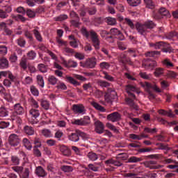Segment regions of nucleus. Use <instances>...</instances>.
I'll return each instance as SVG.
<instances>
[{
  "label": "nucleus",
  "mask_w": 178,
  "mask_h": 178,
  "mask_svg": "<svg viewBox=\"0 0 178 178\" xmlns=\"http://www.w3.org/2000/svg\"><path fill=\"white\" fill-rule=\"evenodd\" d=\"M135 27L136 31L140 35H143L145 37L147 33H149L148 30H152V29H155L156 27V24L151 20H147L144 23L137 22L135 24Z\"/></svg>",
  "instance_id": "1"
},
{
  "label": "nucleus",
  "mask_w": 178,
  "mask_h": 178,
  "mask_svg": "<svg viewBox=\"0 0 178 178\" xmlns=\"http://www.w3.org/2000/svg\"><path fill=\"white\" fill-rule=\"evenodd\" d=\"M81 34L86 37V38H89L90 37L93 47H95V49H99V44H101V41H99V38L97 32H95L94 30H90L88 31L84 26L81 29Z\"/></svg>",
  "instance_id": "2"
},
{
  "label": "nucleus",
  "mask_w": 178,
  "mask_h": 178,
  "mask_svg": "<svg viewBox=\"0 0 178 178\" xmlns=\"http://www.w3.org/2000/svg\"><path fill=\"white\" fill-rule=\"evenodd\" d=\"M8 143L11 147H17L20 144V138L15 134H12L8 138Z\"/></svg>",
  "instance_id": "3"
},
{
  "label": "nucleus",
  "mask_w": 178,
  "mask_h": 178,
  "mask_svg": "<svg viewBox=\"0 0 178 178\" xmlns=\"http://www.w3.org/2000/svg\"><path fill=\"white\" fill-rule=\"evenodd\" d=\"M143 67L145 69H150L151 70H154V67H156V61L151 60L149 58L145 59V63L142 64Z\"/></svg>",
  "instance_id": "4"
},
{
  "label": "nucleus",
  "mask_w": 178,
  "mask_h": 178,
  "mask_svg": "<svg viewBox=\"0 0 178 178\" xmlns=\"http://www.w3.org/2000/svg\"><path fill=\"white\" fill-rule=\"evenodd\" d=\"M95 131L97 134H102L105 131V125L99 120L95 122Z\"/></svg>",
  "instance_id": "5"
},
{
  "label": "nucleus",
  "mask_w": 178,
  "mask_h": 178,
  "mask_svg": "<svg viewBox=\"0 0 178 178\" xmlns=\"http://www.w3.org/2000/svg\"><path fill=\"white\" fill-rule=\"evenodd\" d=\"M107 120L110 122H119L120 119H122V115L119 113V112H114L107 115L106 117Z\"/></svg>",
  "instance_id": "6"
},
{
  "label": "nucleus",
  "mask_w": 178,
  "mask_h": 178,
  "mask_svg": "<svg viewBox=\"0 0 178 178\" xmlns=\"http://www.w3.org/2000/svg\"><path fill=\"white\" fill-rule=\"evenodd\" d=\"M119 61L122 63V65H130V66H133L134 63L131 61V59L129 57H127V55L124 54H122L119 57Z\"/></svg>",
  "instance_id": "7"
},
{
  "label": "nucleus",
  "mask_w": 178,
  "mask_h": 178,
  "mask_svg": "<svg viewBox=\"0 0 178 178\" xmlns=\"http://www.w3.org/2000/svg\"><path fill=\"white\" fill-rule=\"evenodd\" d=\"M116 98H118V97L115 91H112L111 93H106V95H104V99L108 104H113Z\"/></svg>",
  "instance_id": "8"
},
{
  "label": "nucleus",
  "mask_w": 178,
  "mask_h": 178,
  "mask_svg": "<svg viewBox=\"0 0 178 178\" xmlns=\"http://www.w3.org/2000/svg\"><path fill=\"white\" fill-rule=\"evenodd\" d=\"M158 45H161V51L162 52H165L168 54H170L172 52V47H170V44L169 43H166L165 42H160V43H158Z\"/></svg>",
  "instance_id": "9"
},
{
  "label": "nucleus",
  "mask_w": 178,
  "mask_h": 178,
  "mask_svg": "<svg viewBox=\"0 0 178 178\" xmlns=\"http://www.w3.org/2000/svg\"><path fill=\"white\" fill-rule=\"evenodd\" d=\"M97 65V58L95 57L88 58L86 60L85 66L87 69H94Z\"/></svg>",
  "instance_id": "10"
},
{
  "label": "nucleus",
  "mask_w": 178,
  "mask_h": 178,
  "mask_svg": "<svg viewBox=\"0 0 178 178\" xmlns=\"http://www.w3.org/2000/svg\"><path fill=\"white\" fill-rule=\"evenodd\" d=\"M143 87H146V90H150V88H152L154 91H156V92H162V90H161L156 85H152L148 82H145Z\"/></svg>",
  "instance_id": "11"
},
{
  "label": "nucleus",
  "mask_w": 178,
  "mask_h": 178,
  "mask_svg": "<svg viewBox=\"0 0 178 178\" xmlns=\"http://www.w3.org/2000/svg\"><path fill=\"white\" fill-rule=\"evenodd\" d=\"M0 29L1 30H3L6 35H12V34H13V31L8 28V26H6V23L5 22L0 23Z\"/></svg>",
  "instance_id": "12"
},
{
  "label": "nucleus",
  "mask_w": 178,
  "mask_h": 178,
  "mask_svg": "<svg viewBox=\"0 0 178 178\" xmlns=\"http://www.w3.org/2000/svg\"><path fill=\"white\" fill-rule=\"evenodd\" d=\"M35 174L38 177H46L47 173L45 170L41 166H38L35 169Z\"/></svg>",
  "instance_id": "13"
},
{
  "label": "nucleus",
  "mask_w": 178,
  "mask_h": 178,
  "mask_svg": "<svg viewBox=\"0 0 178 178\" xmlns=\"http://www.w3.org/2000/svg\"><path fill=\"white\" fill-rule=\"evenodd\" d=\"M9 67V61L5 57L0 58V69H8Z\"/></svg>",
  "instance_id": "14"
},
{
  "label": "nucleus",
  "mask_w": 178,
  "mask_h": 178,
  "mask_svg": "<svg viewBox=\"0 0 178 178\" xmlns=\"http://www.w3.org/2000/svg\"><path fill=\"white\" fill-rule=\"evenodd\" d=\"M69 140L70 141H73L74 143H77L80 140L78 129L75 131V133H72L69 136H68Z\"/></svg>",
  "instance_id": "15"
},
{
  "label": "nucleus",
  "mask_w": 178,
  "mask_h": 178,
  "mask_svg": "<svg viewBox=\"0 0 178 178\" xmlns=\"http://www.w3.org/2000/svg\"><path fill=\"white\" fill-rule=\"evenodd\" d=\"M60 151L65 156H70L72 155V152L65 145L60 146Z\"/></svg>",
  "instance_id": "16"
},
{
  "label": "nucleus",
  "mask_w": 178,
  "mask_h": 178,
  "mask_svg": "<svg viewBox=\"0 0 178 178\" xmlns=\"http://www.w3.org/2000/svg\"><path fill=\"white\" fill-rule=\"evenodd\" d=\"M14 111L17 115H23L24 113V108L20 105V104H16L14 106Z\"/></svg>",
  "instance_id": "17"
},
{
  "label": "nucleus",
  "mask_w": 178,
  "mask_h": 178,
  "mask_svg": "<svg viewBox=\"0 0 178 178\" xmlns=\"http://www.w3.org/2000/svg\"><path fill=\"white\" fill-rule=\"evenodd\" d=\"M158 113L159 115H162L163 116H168V118H175L176 115L172 113V110H170V112L165 111L163 109L159 110Z\"/></svg>",
  "instance_id": "18"
},
{
  "label": "nucleus",
  "mask_w": 178,
  "mask_h": 178,
  "mask_svg": "<svg viewBox=\"0 0 178 178\" xmlns=\"http://www.w3.org/2000/svg\"><path fill=\"white\" fill-rule=\"evenodd\" d=\"M72 111L74 113H83L84 112V107L74 104L72 106Z\"/></svg>",
  "instance_id": "19"
},
{
  "label": "nucleus",
  "mask_w": 178,
  "mask_h": 178,
  "mask_svg": "<svg viewBox=\"0 0 178 178\" xmlns=\"http://www.w3.org/2000/svg\"><path fill=\"white\" fill-rule=\"evenodd\" d=\"M159 15L165 17H170V13L165 8H161L159 10Z\"/></svg>",
  "instance_id": "20"
},
{
  "label": "nucleus",
  "mask_w": 178,
  "mask_h": 178,
  "mask_svg": "<svg viewBox=\"0 0 178 178\" xmlns=\"http://www.w3.org/2000/svg\"><path fill=\"white\" fill-rule=\"evenodd\" d=\"M19 66L23 69V70H27V58L26 56H23L21 58L20 63H19Z\"/></svg>",
  "instance_id": "21"
},
{
  "label": "nucleus",
  "mask_w": 178,
  "mask_h": 178,
  "mask_svg": "<svg viewBox=\"0 0 178 178\" xmlns=\"http://www.w3.org/2000/svg\"><path fill=\"white\" fill-rule=\"evenodd\" d=\"M13 19H14L16 22H19V20H20V22H22V23H24L26 20L27 18L24 17L23 15L18 14L17 15H12Z\"/></svg>",
  "instance_id": "22"
},
{
  "label": "nucleus",
  "mask_w": 178,
  "mask_h": 178,
  "mask_svg": "<svg viewBox=\"0 0 178 178\" xmlns=\"http://www.w3.org/2000/svg\"><path fill=\"white\" fill-rule=\"evenodd\" d=\"M22 143L25 148H26V149H28L29 151H31V149L33 148V145H31V143L30 142V140H29V139L26 138H24L22 140Z\"/></svg>",
  "instance_id": "23"
},
{
  "label": "nucleus",
  "mask_w": 178,
  "mask_h": 178,
  "mask_svg": "<svg viewBox=\"0 0 178 178\" xmlns=\"http://www.w3.org/2000/svg\"><path fill=\"white\" fill-rule=\"evenodd\" d=\"M91 105L93 106V107L97 109V111H100V112H106V109H105V108H104V106H101L99 104L95 102H92L91 103Z\"/></svg>",
  "instance_id": "24"
},
{
  "label": "nucleus",
  "mask_w": 178,
  "mask_h": 178,
  "mask_svg": "<svg viewBox=\"0 0 178 178\" xmlns=\"http://www.w3.org/2000/svg\"><path fill=\"white\" fill-rule=\"evenodd\" d=\"M24 130L28 136H33V134H34V128H33V127L26 125L24 127Z\"/></svg>",
  "instance_id": "25"
},
{
  "label": "nucleus",
  "mask_w": 178,
  "mask_h": 178,
  "mask_svg": "<svg viewBox=\"0 0 178 178\" xmlns=\"http://www.w3.org/2000/svg\"><path fill=\"white\" fill-rule=\"evenodd\" d=\"M29 113L30 115H31L32 118H33V119H37V118H38V116H40V111H38V109L35 108H31L29 111Z\"/></svg>",
  "instance_id": "26"
},
{
  "label": "nucleus",
  "mask_w": 178,
  "mask_h": 178,
  "mask_svg": "<svg viewBox=\"0 0 178 178\" xmlns=\"http://www.w3.org/2000/svg\"><path fill=\"white\" fill-rule=\"evenodd\" d=\"M163 72H165V69L162 67H157L155 69V72H154V74L156 77H161V76L163 74Z\"/></svg>",
  "instance_id": "27"
},
{
  "label": "nucleus",
  "mask_w": 178,
  "mask_h": 178,
  "mask_svg": "<svg viewBox=\"0 0 178 178\" xmlns=\"http://www.w3.org/2000/svg\"><path fill=\"white\" fill-rule=\"evenodd\" d=\"M106 20L107 24H108L109 26H116V24L118 23L116 22V19L113 18L112 17H106Z\"/></svg>",
  "instance_id": "28"
},
{
  "label": "nucleus",
  "mask_w": 178,
  "mask_h": 178,
  "mask_svg": "<svg viewBox=\"0 0 178 178\" xmlns=\"http://www.w3.org/2000/svg\"><path fill=\"white\" fill-rule=\"evenodd\" d=\"M60 169L65 173H70V172H73V167L70 165H62Z\"/></svg>",
  "instance_id": "29"
},
{
  "label": "nucleus",
  "mask_w": 178,
  "mask_h": 178,
  "mask_svg": "<svg viewBox=\"0 0 178 178\" xmlns=\"http://www.w3.org/2000/svg\"><path fill=\"white\" fill-rule=\"evenodd\" d=\"M141 161H143L141 158H138L134 156L128 159L129 163H137V162H141Z\"/></svg>",
  "instance_id": "30"
},
{
  "label": "nucleus",
  "mask_w": 178,
  "mask_h": 178,
  "mask_svg": "<svg viewBox=\"0 0 178 178\" xmlns=\"http://www.w3.org/2000/svg\"><path fill=\"white\" fill-rule=\"evenodd\" d=\"M144 2L149 9H154L155 8V3L152 0H144Z\"/></svg>",
  "instance_id": "31"
},
{
  "label": "nucleus",
  "mask_w": 178,
  "mask_h": 178,
  "mask_svg": "<svg viewBox=\"0 0 178 178\" xmlns=\"http://www.w3.org/2000/svg\"><path fill=\"white\" fill-rule=\"evenodd\" d=\"M66 79L68 81V83H70L71 84H73V86H80V83L77 81H76L73 77L72 76H66Z\"/></svg>",
  "instance_id": "32"
},
{
  "label": "nucleus",
  "mask_w": 178,
  "mask_h": 178,
  "mask_svg": "<svg viewBox=\"0 0 178 178\" xmlns=\"http://www.w3.org/2000/svg\"><path fill=\"white\" fill-rule=\"evenodd\" d=\"M167 79H176L177 77V73L173 71H168L165 74Z\"/></svg>",
  "instance_id": "33"
},
{
  "label": "nucleus",
  "mask_w": 178,
  "mask_h": 178,
  "mask_svg": "<svg viewBox=\"0 0 178 178\" xmlns=\"http://www.w3.org/2000/svg\"><path fill=\"white\" fill-rule=\"evenodd\" d=\"M21 178H29L30 177V170L29 168H25L22 173L19 175Z\"/></svg>",
  "instance_id": "34"
},
{
  "label": "nucleus",
  "mask_w": 178,
  "mask_h": 178,
  "mask_svg": "<svg viewBox=\"0 0 178 178\" xmlns=\"http://www.w3.org/2000/svg\"><path fill=\"white\" fill-rule=\"evenodd\" d=\"M90 161H97L98 159V155L92 152H90L87 155Z\"/></svg>",
  "instance_id": "35"
},
{
  "label": "nucleus",
  "mask_w": 178,
  "mask_h": 178,
  "mask_svg": "<svg viewBox=\"0 0 178 178\" xmlns=\"http://www.w3.org/2000/svg\"><path fill=\"white\" fill-rule=\"evenodd\" d=\"M38 69L39 72H41V73H47V72H48V68L47 65L44 64H39L38 65Z\"/></svg>",
  "instance_id": "36"
},
{
  "label": "nucleus",
  "mask_w": 178,
  "mask_h": 178,
  "mask_svg": "<svg viewBox=\"0 0 178 178\" xmlns=\"http://www.w3.org/2000/svg\"><path fill=\"white\" fill-rule=\"evenodd\" d=\"M130 6H138L141 3V0H127Z\"/></svg>",
  "instance_id": "37"
},
{
  "label": "nucleus",
  "mask_w": 178,
  "mask_h": 178,
  "mask_svg": "<svg viewBox=\"0 0 178 178\" xmlns=\"http://www.w3.org/2000/svg\"><path fill=\"white\" fill-rule=\"evenodd\" d=\"M9 112L6 111L5 107L0 108V118H6L8 116Z\"/></svg>",
  "instance_id": "38"
},
{
  "label": "nucleus",
  "mask_w": 178,
  "mask_h": 178,
  "mask_svg": "<svg viewBox=\"0 0 178 178\" xmlns=\"http://www.w3.org/2000/svg\"><path fill=\"white\" fill-rule=\"evenodd\" d=\"M155 55H161V51H147L145 54V56L149 57V58H153V56H155Z\"/></svg>",
  "instance_id": "39"
},
{
  "label": "nucleus",
  "mask_w": 178,
  "mask_h": 178,
  "mask_svg": "<svg viewBox=\"0 0 178 178\" xmlns=\"http://www.w3.org/2000/svg\"><path fill=\"white\" fill-rule=\"evenodd\" d=\"M106 127H108V129H110V130H113V131H114V133H116L117 134H119V129H116V127H115L113 124H111L110 122H107L106 124Z\"/></svg>",
  "instance_id": "40"
},
{
  "label": "nucleus",
  "mask_w": 178,
  "mask_h": 178,
  "mask_svg": "<svg viewBox=\"0 0 178 178\" xmlns=\"http://www.w3.org/2000/svg\"><path fill=\"white\" fill-rule=\"evenodd\" d=\"M41 147H37L34 146L33 147V155L35 156H37L38 158L41 157V151L38 148H40Z\"/></svg>",
  "instance_id": "41"
},
{
  "label": "nucleus",
  "mask_w": 178,
  "mask_h": 178,
  "mask_svg": "<svg viewBox=\"0 0 178 178\" xmlns=\"http://www.w3.org/2000/svg\"><path fill=\"white\" fill-rule=\"evenodd\" d=\"M67 19V15L63 14L60 15L57 17L54 18L55 22H63V20H66Z\"/></svg>",
  "instance_id": "42"
},
{
  "label": "nucleus",
  "mask_w": 178,
  "mask_h": 178,
  "mask_svg": "<svg viewBox=\"0 0 178 178\" xmlns=\"http://www.w3.org/2000/svg\"><path fill=\"white\" fill-rule=\"evenodd\" d=\"M33 34L35 35V37L38 41L40 42H42V37H41V34H40V32L37 29L33 30Z\"/></svg>",
  "instance_id": "43"
},
{
  "label": "nucleus",
  "mask_w": 178,
  "mask_h": 178,
  "mask_svg": "<svg viewBox=\"0 0 178 178\" xmlns=\"http://www.w3.org/2000/svg\"><path fill=\"white\" fill-rule=\"evenodd\" d=\"M11 169H13L14 172H16L19 175H21L24 168H23V166H14V167H12Z\"/></svg>",
  "instance_id": "44"
},
{
  "label": "nucleus",
  "mask_w": 178,
  "mask_h": 178,
  "mask_svg": "<svg viewBox=\"0 0 178 178\" xmlns=\"http://www.w3.org/2000/svg\"><path fill=\"white\" fill-rule=\"evenodd\" d=\"M27 56L29 60H33L37 56V54H35V51L31 50L29 52L27 53Z\"/></svg>",
  "instance_id": "45"
},
{
  "label": "nucleus",
  "mask_w": 178,
  "mask_h": 178,
  "mask_svg": "<svg viewBox=\"0 0 178 178\" xmlns=\"http://www.w3.org/2000/svg\"><path fill=\"white\" fill-rule=\"evenodd\" d=\"M70 23L73 27H76V29H79L80 27V25L81 23L80 22V20L79 19H72L70 21Z\"/></svg>",
  "instance_id": "46"
},
{
  "label": "nucleus",
  "mask_w": 178,
  "mask_h": 178,
  "mask_svg": "<svg viewBox=\"0 0 178 178\" xmlns=\"http://www.w3.org/2000/svg\"><path fill=\"white\" fill-rule=\"evenodd\" d=\"M26 14L30 19H34V17H35V12L31 10V9H28L26 11Z\"/></svg>",
  "instance_id": "47"
},
{
  "label": "nucleus",
  "mask_w": 178,
  "mask_h": 178,
  "mask_svg": "<svg viewBox=\"0 0 178 178\" xmlns=\"http://www.w3.org/2000/svg\"><path fill=\"white\" fill-rule=\"evenodd\" d=\"M11 162L13 163V165H17L19 163H20V159H19V157L17 156H12Z\"/></svg>",
  "instance_id": "48"
},
{
  "label": "nucleus",
  "mask_w": 178,
  "mask_h": 178,
  "mask_svg": "<svg viewBox=\"0 0 178 178\" xmlns=\"http://www.w3.org/2000/svg\"><path fill=\"white\" fill-rule=\"evenodd\" d=\"M126 24H127V26H129V27H130V29H131L132 30H134V23H133V21H131V19H130L129 18H125L124 19Z\"/></svg>",
  "instance_id": "49"
},
{
  "label": "nucleus",
  "mask_w": 178,
  "mask_h": 178,
  "mask_svg": "<svg viewBox=\"0 0 178 178\" xmlns=\"http://www.w3.org/2000/svg\"><path fill=\"white\" fill-rule=\"evenodd\" d=\"M9 60L11 63H16L17 62V55L16 53H13L10 56Z\"/></svg>",
  "instance_id": "50"
},
{
  "label": "nucleus",
  "mask_w": 178,
  "mask_h": 178,
  "mask_svg": "<svg viewBox=\"0 0 178 178\" xmlns=\"http://www.w3.org/2000/svg\"><path fill=\"white\" fill-rule=\"evenodd\" d=\"M41 106L46 111H48V109H49V102L47 100H42Z\"/></svg>",
  "instance_id": "51"
},
{
  "label": "nucleus",
  "mask_w": 178,
  "mask_h": 178,
  "mask_svg": "<svg viewBox=\"0 0 178 178\" xmlns=\"http://www.w3.org/2000/svg\"><path fill=\"white\" fill-rule=\"evenodd\" d=\"M48 81L52 86H55V84H56V83H58V79H56V77H55L54 76H50L48 79Z\"/></svg>",
  "instance_id": "52"
},
{
  "label": "nucleus",
  "mask_w": 178,
  "mask_h": 178,
  "mask_svg": "<svg viewBox=\"0 0 178 178\" xmlns=\"http://www.w3.org/2000/svg\"><path fill=\"white\" fill-rule=\"evenodd\" d=\"M37 80H38V84L42 87L44 88V78L41 75L37 76Z\"/></svg>",
  "instance_id": "53"
},
{
  "label": "nucleus",
  "mask_w": 178,
  "mask_h": 178,
  "mask_svg": "<svg viewBox=\"0 0 178 178\" xmlns=\"http://www.w3.org/2000/svg\"><path fill=\"white\" fill-rule=\"evenodd\" d=\"M177 35V33L175 31H171L167 34H165V38H168V40H172L173 37H176Z\"/></svg>",
  "instance_id": "54"
},
{
  "label": "nucleus",
  "mask_w": 178,
  "mask_h": 178,
  "mask_svg": "<svg viewBox=\"0 0 178 178\" xmlns=\"http://www.w3.org/2000/svg\"><path fill=\"white\" fill-rule=\"evenodd\" d=\"M31 92L33 94V95H35V97H38L40 94L38 89L36 88L34 86H31Z\"/></svg>",
  "instance_id": "55"
},
{
  "label": "nucleus",
  "mask_w": 178,
  "mask_h": 178,
  "mask_svg": "<svg viewBox=\"0 0 178 178\" xmlns=\"http://www.w3.org/2000/svg\"><path fill=\"white\" fill-rule=\"evenodd\" d=\"M97 84L100 86V87H105V88L109 87V86H111V83L102 80L98 81Z\"/></svg>",
  "instance_id": "56"
},
{
  "label": "nucleus",
  "mask_w": 178,
  "mask_h": 178,
  "mask_svg": "<svg viewBox=\"0 0 178 178\" xmlns=\"http://www.w3.org/2000/svg\"><path fill=\"white\" fill-rule=\"evenodd\" d=\"M33 144H35V147H42V144L41 143V139L38 137H35L33 139Z\"/></svg>",
  "instance_id": "57"
},
{
  "label": "nucleus",
  "mask_w": 178,
  "mask_h": 178,
  "mask_svg": "<svg viewBox=\"0 0 178 178\" xmlns=\"http://www.w3.org/2000/svg\"><path fill=\"white\" fill-rule=\"evenodd\" d=\"M146 91L148 94V98L150 99V101H152V99H155L156 98V96L151 91V89H146Z\"/></svg>",
  "instance_id": "58"
},
{
  "label": "nucleus",
  "mask_w": 178,
  "mask_h": 178,
  "mask_svg": "<svg viewBox=\"0 0 178 178\" xmlns=\"http://www.w3.org/2000/svg\"><path fill=\"white\" fill-rule=\"evenodd\" d=\"M136 88L135 86H133L132 85H127L126 86V92H131V91H136Z\"/></svg>",
  "instance_id": "59"
},
{
  "label": "nucleus",
  "mask_w": 178,
  "mask_h": 178,
  "mask_svg": "<svg viewBox=\"0 0 178 178\" xmlns=\"http://www.w3.org/2000/svg\"><path fill=\"white\" fill-rule=\"evenodd\" d=\"M70 16L71 19H74L75 20H80V17H79V14H76L74 11H71L70 13Z\"/></svg>",
  "instance_id": "60"
},
{
  "label": "nucleus",
  "mask_w": 178,
  "mask_h": 178,
  "mask_svg": "<svg viewBox=\"0 0 178 178\" xmlns=\"http://www.w3.org/2000/svg\"><path fill=\"white\" fill-rule=\"evenodd\" d=\"M78 134L79 137H81L83 140H88V135L87 134L80 131L78 129Z\"/></svg>",
  "instance_id": "61"
},
{
  "label": "nucleus",
  "mask_w": 178,
  "mask_h": 178,
  "mask_svg": "<svg viewBox=\"0 0 178 178\" xmlns=\"http://www.w3.org/2000/svg\"><path fill=\"white\" fill-rule=\"evenodd\" d=\"M156 145L159 147L157 149H169L168 145H165L163 143H156Z\"/></svg>",
  "instance_id": "62"
},
{
  "label": "nucleus",
  "mask_w": 178,
  "mask_h": 178,
  "mask_svg": "<svg viewBox=\"0 0 178 178\" xmlns=\"http://www.w3.org/2000/svg\"><path fill=\"white\" fill-rule=\"evenodd\" d=\"M163 63L167 67H173V66H174L173 64L172 63V62H170V60H169V59H168V58L165 59L163 60Z\"/></svg>",
  "instance_id": "63"
},
{
  "label": "nucleus",
  "mask_w": 178,
  "mask_h": 178,
  "mask_svg": "<svg viewBox=\"0 0 178 178\" xmlns=\"http://www.w3.org/2000/svg\"><path fill=\"white\" fill-rule=\"evenodd\" d=\"M111 34H113V35H119L120 34L121 31H119L116 28L111 29L110 31Z\"/></svg>",
  "instance_id": "64"
}]
</instances>
